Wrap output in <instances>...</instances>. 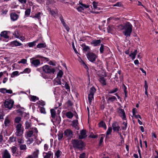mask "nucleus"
<instances>
[{
    "label": "nucleus",
    "mask_w": 158,
    "mask_h": 158,
    "mask_svg": "<svg viewBox=\"0 0 158 158\" xmlns=\"http://www.w3.org/2000/svg\"><path fill=\"white\" fill-rule=\"evenodd\" d=\"M118 28L119 30L123 31V34L127 37L131 35L132 30V26L129 22H127L124 24L119 25Z\"/></svg>",
    "instance_id": "f257e3e1"
},
{
    "label": "nucleus",
    "mask_w": 158,
    "mask_h": 158,
    "mask_svg": "<svg viewBox=\"0 0 158 158\" xmlns=\"http://www.w3.org/2000/svg\"><path fill=\"white\" fill-rule=\"evenodd\" d=\"M75 8L79 12H83L86 9L89 8V12L93 13H99L98 12H94L93 10V8L92 6H90L87 4H83L82 2L79 1L78 3H77V6Z\"/></svg>",
    "instance_id": "f03ea898"
},
{
    "label": "nucleus",
    "mask_w": 158,
    "mask_h": 158,
    "mask_svg": "<svg viewBox=\"0 0 158 158\" xmlns=\"http://www.w3.org/2000/svg\"><path fill=\"white\" fill-rule=\"evenodd\" d=\"M72 143L74 148L79 150H83L85 146L84 142L81 140L73 139L72 140Z\"/></svg>",
    "instance_id": "7ed1b4c3"
},
{
    "label": "nucleus",
    "mask_w": 158,
    "mask_h": 158,
    "mask_svg": "<svg viewBox=\"0 0 158 158\" xmlns=\"http://www.w3.org/2000/svg\"><path fill=\"white\" fill-rule=\"evenodd\" d=\"M42 68L43 71L46 74H53L56 71V70L54 68H52V67L48 65H45L43 66Z\"/></svg>",
    "instance_id": "20e7f679"
},
{
    "label": "nucleus",
    "mask_w": 158,
    "mask_h": 158,
    "mask_svg": "<svg viewBox=\"0 0 158 158\" xmlns=\"http://www.w3.org/2000/svg\"><path fill=\"white\" fill-rule=\"evenodd\" d=\"M15 135L18 136H21L23 134V128L20 123L18 124L16 126Z\"/></svg>",
    "instance_id": "39448f33"
},
{
    "label": "nucleus",
    "mask_w": 158,
    "mask_h": 158,
    "mask_svg": "<svg viewBox=\"0 0 158 158\" xmlns=\"http://www.w3.org/2000/svg\"><path fill=\"white\" fill-rule=\"evenodd\" d=\"M30 62L32 65L36 67L39 66L41 64L40 60L35 57L30 59Z\"/></svg>",
    "instance_id": "423d86ee"
},
{
    "label": "nucleus",
    "mask_w": 158,
    "mask_h": 158,
    "mask_svg": "<svg viewBox=\"0 0 158 158\" xmlns=\"http://www.w3.org/2000/svg\"><path fill=\"white\" fill-rule=\"evenodd\" d=\"M14 103V101L11 99L7 100L4 103L5 107L9 109H10L12 108Z\"/></svg>",
    "instance_id": "0eeeda50"
},
{
    "label": "nucleus",
    "mask_w": 158,
    "mask_h": 158,
    "mask_svg": "<svg viewBox=\"0 0 158 158\" xmlns=\"http://www.w3.org/2000/svg\"><path fill=\"white\" fill-rule=\"evenodd\" d=\"M88 59L91 62H93L96 60L97 56L96 54L93 52H89L87 55Z\"/></svg>",
    "instance_id": "6e6552de"
},
{
    "label": "nucleus",
    "mask_w": 158,
    "mask_h": 158,
    "mask_svg": "<svg viewBox=\"0 0 158 158\" xmlns=\"http://www.w3.org/2000/svg\"><path fill=\"white\" fill-rule=\"evenodd\" d=\"M117 112L119 116L123 120H126V114L124 110L121 108H118Z\"/></svg>",
    "instance_id": "1a4fd4ad"
},
{
    "label": "nucleus",
    "mask_w": 158,
    "mask_h": 158,
    "mask_svg": "<svg viewBox=\"0 0 158 158\" xmlns=\"http://www.w3.org/2000/svg\"><path fill=\"white\" fill-rule=\"evenodd\" d=\"M2 158H10L11 155L10 153L7 149L3 151L2 153Z\"/></svg>",
    "instance_id": "9d476101"
},
{
    "label": "nucleus",
    "mask_w": 158,
    "mask_h": 158,
    "mask_svg": "<svg viewBox=\"0 0 158 158\" xmlns=\"http://www.w3.org/2000/svg\"><path fill=\"white\" fill-rule=\"evenodd\" d=\"M113 130L114 131L118 132L119 131L120 127L118 123L116 122L113 123L112 125Z\"/></svg>",
    "instance_id": "9b49d317"
},
{
    "label": "nucleus",
    "mask_w": 158,
    "mask_h": 158,
    "mask_svg": "<svg viewBox=\"0 0 158 158\" xmlns=\"http://www.w3.org/2000/svg\"><path fill=\"white\" fill-rule=\"evenodd\" d=\"M11 152L12 153V155L14 156H19V152L17 151V148L15 146H13L10 148Z\"/></svg>",
    "instance_id": "f8f14e48"
},
{
    "label": "nucleus",
    "mask_w": 158,
    "mask_h": 158,
    "mask_svg": "<svg viewBox=\"0 0 158 158\" xmlns=\"http://www.w3.org/2000/svg\"><path fill=\"white\" fill-rule=\"evenodd\" d=\"M19 16L15 12L12 13L10 14L11 20L14 21L17 20L19 18Z\"/></svg>",
    "instance_id": "ddd939ff"
},
{
    "label": "nucleus",
    "mask_w": 158,
    "mask_h": 158,
    "mask_svg": "<svg viewBox=\"0 0 158 158\" xmlns=\"http://www.w3.org/2000/svg\"><path fill=\"white\" fill-rule=\"evenodd\" d=\"M87 136L86 131L82 130L80 132V134L79 135V138L80 139H83Z\"/></svg>",
    "instance_id": "4468645a"
},
{
    "label": "nucleus",
    "mask_w": 158,
    "mask_h": 158,
    "mask_svg": "<svg viewBox=\"0 0 158 158\" xmlns=\"http://www.w3.org/2000/svg\"><path fill=\"white\" fill-rule=\"evenodd\" d=\"M42 77L44 78L45 79H47L49 81L52 80L54 78V76L52 74L49 75H48L45 74H42Z\"/></svg>",
    "instance_id": "2eb2a0df"
},
{
    "label": "nucleus",
    "mask_w": 158,
    "mask_h": 158,
    "mask_svg": "<svg viewBox=\"0 0 158 158\" xmlns=\"http://www.w3.org/2000/svg\"><path fill=\"white\" fill-rule=\"evenodd\" d=\"M101 43V40H94L91 41V44L94 46H97L99 45Z\"/></svg>",
    "instance_id": "dca6fc26"
},
{
    "label": "nucleus",
    "mask_w": 158,
    "mask_h": 158,
    "mask_svg": "<svg viewBox=\"0 0 158 158\" xmlns=\"http://www.w3.org/2000/svg\"><path fill=\"white\" fill-rule=\"evenodd\" d=\"M53 84L55 85H61V78L56 77L54 80Z\"/></svg>",
    "instance_id": "f3484780"
},
{
    "label": "nucleus",
    "mask_w": 158,
    "mask_h": 158,
    "mask_svg": "<svg viewBox=\"0 0 158 158\" xmlns=\"http://www.w3.org/2000/svg\"><path fill=\"white\" fill-rule=\"evenodd\" d=\"M99 81L102 85L104 86L106 85V80L104 77L102 76L100 77Z\"/></svg>",
    "instance_id": "a211bd4d"
},
{
    "label": "nucleus",
    "mask_w": 158,
    "mask_h": 158,
    "mask_svg": "<svg viewBox=\"0 0 158 158\" xmlns=\"http://www.w3.org/2000/svg\"><path fill=\"white\" fill-rule=\"evenodd\" d=\"M64 135L68 137H71L72 136L73 132L70 130L67 129L64 131Z\"/></svg>",
    "instance_id": "6ab92c4d"
},
{
    "label": "nucleus",
    "mask_w": 158,
    "mask_h": 158,
    "mask_svg": "<svg viewBox=\"0 0 158 158\" xmlns=\"http://www.w3.org/2000/svg\"><path fill=\"white\" fill-rule=\"evenodd\" d=\"M5 126L6 127H9L10 124V121L9 118L7 116L5 119L4 122Z\"/></svg>",
    "instance_id": "aec40b11"
},
{
    "label": "nucleus",
    "mask_w": 158,
    "mask_h": 158,
    "mask_svg": "<svg viewBox=\"0 0 158 158\" xmlns=\"http://www.w3.org/2000/svg\"><path fill=\"white\" fill-rule=\"evenodd\" d=\"M0 36L1 37L3 38L6 39H8L9 38V36L8 35V31H4L1 32Z\"/></svg>",
    "instance_id": "412c9836"
},
{
    "label": "nucleus",
    "mask_w": 158,
    "mask_h": 158,
    "mask_svg": "<svg viewBox=\"0 0 158 158\" xmlns=\"http://www.w3.org/2000/svg\"><path fill=\"white\" fill-rule=\"evenodd\" d=\"M117 100L116 98L114 96H109L107 98V101L108 103L112 102Z\"/></svg>",
    "instance_id": "4be33fe9"
},
{
    "label": "nucleus",
    "mask_w": 158,
    "mask_h": 158,
    "mask_svg": "<svg viewBox=\"0 0 158 158\" xmlns=\"http://www.w3.org/2000/svg\"><path fill=\"white\" fill-rule=\"evenodd\" d=\"M137 53V50H135L133 52H131L129 54V56L132 59V60H134L136 56Z\"/></svg>",
    "instance_id": "5701e85b"
},
{
    "label": "nucleus",
    "mask_w": 158,
    "mask_h": 158,
    "mask_svg": "<svg viewBox=\"0 0 158 158\" xmlns=\"http://www.w3.org/2000/svg\"><path fill=\"white\" fill-rule=\"evenodd\" d=\"M39 154V151L38 149H36L31 155L34 158H38Z\"/></svg>",
    "instance_id": "b1692460"
},
{
    "label": "nucleus",
    "mask_w": 158,
    "mask_h": 158,
    "mask_svg": "<svg viewBox=\"0 0 158 158\" xmlns=\"http://www.w3.org/2000/svg\"><path fill=\"white\" fill-rule=\"evenodd\" d=\"M11 45L13 46H19L22 45V44L17 40H15L11 42Z\"/></svg>",
    "instance_id": "393cba45"
},
{
    "label": "nucleus",
    "mask_w": 158,
    "mask_h": 158,
    "mask_svg": "<svg viewBox=\"0 0 158 158\" xmlns=\"http://www.w3.org/2000/svg\"><path fill=\"white\" fill-rule=\"evenodd\" d=\"M38 40H35L32 42L28 43L27 44L29 48L33 47L36 45V44L38 42Z\"/></svg>",
    "instance_id": "a878e982"
},
{
    "label": "nucleus",
    "mask_w": 158,
    "mask_h": 158,
    "mask_svg": "<svg viewBox=\"0 0 158 158\" xmlns=\"http://www.w3.org/2000/svg\"><path fill=\"white\" fill-rule=\"evenodd\" d=\"M107 30L108 33L112 34L115 31V28L113 26H109L107 27Z\"/></svg>",
    "instance_id": "bb28decb"
},
{
    "label": "nucleus",
    "mask_w": 158,
    "mask_h": 158,
    "mask_svg": "<svg viewBox=\"0 0 158 158\" xmlns=\"http://www.w3.org/2000/svg\"><path fill=\"white\" fill-rule=\"evenodd\" d=\"M94 95L92 94H88V101L90 105L91 104L92 101L94 100Z\"/></svg>",
    "instance_id": "cd10ccee"
},
{
    "label": "nucleus",
    "mask_w": 158,
    "mask_h": 158,
    "mask_svg": "<svg viewBox=\"0 0 158 158\" xmlns=\"http://www.w3.org/2000/svg\"><path fill=\"white\" fill-rule=\"evenodd\" d=\"M21 34H22L21 32L18 31H15L13 34L15 37L18 39L19 37V36Z\"/></svg>",
    "instance_id": "c85d7f7f"
},
{
    "label": "nucleus",
    "mask_w": 158,
    "mask_h": 158,
    "mask_svg": "<svg viewBox=\"0 0 158 158\" xmlns=\"http://www.w3.org/2000/svg\"><path fill=\"white\" fill-rule=\"evenodd\" d=\"M44 154H45L44 156V158H50L52 152L51 151H49L48 152H44Z\"/></svg>",
    "instance_id": "c756f323"
},
{
    "label": "nucleus",
    "mask_w": 158,
    "mask_h": 158,
    "mask_svg": "<svg viewBox=\"0 0 158 158\" xmlns=\"http://www.w3.org/2000/svg\"><path fill=\"white\" fill-rule=\"evenodd\" d=\"M79 61L81 64L86 69H88V67L85 63V62L81 59L80 58L79 60Z\"/></svg>",
    "instance_id": "7c9ffc66"
},
{
    "label": "nucleus",
    "mask_w": 158,
    "mask_h": 158,
    "mask_svg": "<svg viewBox=\"0 0 158 158\" xmlns=\"http://www.w3.org/2000/svg\"><path fill=\"white\" fill-rule=\"evenodd\" d=\"M99 126L100 127H102L103 128L105 129L106 130V125L103 121H101L99 123Z\"/></svg>",
    "instance_id": "2f4dec72"
},
{
    "label": "nucleus",
    "mask_w": 158,
    "mask_h": 158,
    "mask_svg": "<svg viewBox=\"0 0 158 158\" xmlns=\"http://www.w3.org/2000/svg\"><path fill=\"white\" fill-rule=\"evenodd\" d=\"M63 74L64 73L63 71L61 70H60L57 74L56 77L61 78L63 76Z\"/></svg>",
    "instance_id": "473e14b6"
},
{
    "label": "nucleus",
    "mask_w": 158,
    "mask_h": 158,
    "mask_svg": "<svg viewBox=\"0 0 158 158\" xmlns=\"http://www.w3.org/2000/svg\"><path fill=\"white\" fill-rule=\"evenodd\" d=\"M25 128L26 129H29L30 127H31V123L30 122H29L28 121H27L25 123Z\"/></svg>",
    "instance_id": "72a5a7b5"
},
{
    "label": "nucleus",
    "mask_w": 158,
    "mask_h": 158,
    "mask_svg": "<svg viewBox=\"0 0 158 158\" xmlns=\"http://www.w3.org/2000/svg\"><path fill=\"white\" fill-rule=\"evenodd\" d=\"M73 114L70 111L67 112L66 114V116L67 118H71L73 116Z\"/></svg>",
    "instance_id": "f704fd0d"
},
{
    "label": "nucleus",
    "mask_w": 158,
    "mask_h": 158,
    "mask_svg": "<svg viewBox=\"0 0 158 158\" xmlns=\"http://www.w3.org/2000/svg\"><path fill=\"white\" fill-rule=\"evenodd\" d=\"M96 91V89L94 87H91L89 91V94H92L93 95H94V94L95 93Z\"/></svg>",
    "instance_id": "c9c22d12"
},
{
    "label": "nucleus",
    "mask_w": 158,
    "mask_h": 158,
    "mask_svg": "<svg viewBox=\"0 0 158 158\" xmlns=\"http://www.w3.org/2000/svg\"><path fill=\"white\" fill-rule=\"evenodd\" d=\"M51 117L52 118H54L56 116V112L55 110L54 109H52L50 110Z\"/></svg>",
    "instance_id": "e433bc0d"
},
{
    "label": "nucleus",
    "mask_w": 158,
    "mask_h": 158,
    "mask_svg": "<svg viewBox=\"0 0 158 158\" xmlns=\"http://www.w3.org/2000/svg\"><path fill=\"white\" fill-rule=\"evenodd\" d=\"M19 72L18 71H15L13 72L11 75V77H14L15 76H18L19 75Z\"/></svg>",
    "instance_id": "4c0bfd02"
},
{
    "label": "nucleus",
    "mask_w": 158,
    "mask_h": 158,
    "mask_svg": "<svg viewBox=\"0 0 158 158\" xmlns=\"http://www.w3.org/2000/svg\"><path fill=\"white\" fill-rule=\"evenodd\" d=\"M61 154V152L59 150H58L56 151L55 153V156L57 158H59Z\"/></svg>",
    "instance_id": "58836bf2"
},
{
    "label": "nucleus",
    "mask_w": 158,
    "mask_h": 158,
    "mask_svg": "<svg viewBox=\"0 0 158 158\" xmlns=\"http://www.w3.org/2000/svg\"><path fill=\"white\" fill-rule=\"evenodd\" d=\"M39 99L36 96H31V97L30 100L31 101L35 102Z\"/></svg>",
    "instance_id": "ea45409f"
},
{
    "label": "nucleus",
    "mask_w": 158,
    "mask_h": 158,
    "mask_svg": "<svg viewBox=\"0 0 158 158\" xmlns=\"http://www.w3.org/2000/svg\"><path fill=\"white\" fill-rule=\"evenodd\" d=\"M33 132L32 131H29L27 132V137L30 138L31 137L33 134Z\"/></svg>",
    "instance_id": "a19ab883"
},
{
    "label": "nucleus",
    "mask_w": 158,
    "mask_h": 158,
    "mask_svg": "<svg viewBox=\"0 0 158 158\" xmlns=\"http://www.w3.org/2000/svg\"><path fill=\"white\" fill-rule=\"evenodd\" d=\"M31 72V69L29 68H26L25 69H24L23 71V72H22L20 73L22 74L23 73H29Z\"/></svg>",
    "instance_id": "79ce46f5"
},
{
    "label": "nucleus",
    "mask_w": 158,
    "mask_h": 158,
    "mask_svg": "<svg viewBox=\"0 0 158 158\" xmlns=\"http://www.w3.org/2000/svg\"><path fill=\"white\" fill-rule=\"evenodd\" d=\"M31 12V9L30 8H28L27 9L25 12V15L27 16L28 17L30 14Z\"/></svg>",
    "instance_id": "37998d69"
},
{
    "label": "nucleus",
    "mask_w": 158,
    "mask_h": 158,
    "mask_svg": "<svg viewBox=\"0 0 158 158\" xmlns=\"http://www.w3.org/2000/svg\"><path fill=\"white\" fill-rule=\"evenodd\" d=\"M118 88H115L112 90H110L108 91L109 94H113L117 92L118 91Z\"/></svg>",
    "instance_id": "c03bdc74"
},
{
    "label": "nucleus",
    "mask_w": 158,
    "mask_h": 158,
    "mask_svg": "<svg viewBox=\"0 0 158 158\" xmlns=\"http://www.w3.org/2000/svg\"><path fill=\"white\" fill-rule=\"evenodd\" d=\"M112 129L111 127H108L106 131V138L108 137V135L110 134L112 132Z\"/></svg>",
    "instance_id": "a18cd8bd"
},
{
    "label": "nucleus",
    "mask_w": 158,
    "mask_h": 158,
    "mask_svg": "<svg viewBox=\"0 0 158 158\" xmlns=\"http://www.w3.org/2000/svg\"><path fill=\"white\" fill-rule=\"evenodd\" d=\"M45 44L44 43H40L37 44L36 47L37 48H44L45 47Z\"/></svg>",
    "instance_id": "49530a36"
},
{
    "label": "nucleus",
    "mask_w": 158,
    "mask_h": 158,
    "mask_svg": "<svg viewBox=\"0 0 158 158\" xmlns=\"http://www.w3.org/2000/svg\"><path fill=\"white\" fill-rule=\"evenodd\" d=\"M9 140L11 143L14 142L16 140V138L13 135L9 138Z\"/></svg>",
    "instance_id": "de8ad7c7"
},
{
    "label": "nucleus",
    "mask_w": 158,
    "mask_h": 158,
    "mask_svg": "<svg viewBox=\"0 0 158 158\" xmlns=\"http://www.w3.org/2000/svg\"><path fill=\"white\" fill-rule=\"evenodd\" d=\"M123 88L124 90L125 96L127 97V88L126 86L124 84H123Z\"/></svg>",
    "instance_id": "09e8293b"
},
{
    "label": "nucleus",
    "mask_w": 158,
    "mask_h": 158,
    "mask_svg": "<svg viewBox=\"0 0 158 158\" xmlns=\"http://www.w3.org/2000/svg\"><path fill=\"white\" fill-rule=\"evenodd\" d=\"M27 62V60L25 59H23L22 60L20 61H18V63L19 64L22 63L23 64H25Z\"/></svg>",
    "instance_id": "8fccbe9b"
},
{
    "label": "nucleus",
    "mask_w": 158,
    "mask_h": 158,
    "mask_svg": "<svg viewBox=\"0 0 158 158\" xmlns=\"http://www.w3.org/2000/svg\"><path fill=\"white\" fill-rule=\"evenodd\" d=\"M123 126L122 127V129L123 130H125L127 127V122H123Z\"/></svg>",
    "instance_id": "3c124183"
},
{
    "label": "nucleus",
    "mask_w": 158,
    "mask_h": 158,
    "mask_svg": "<svg viewBox=\"0 0 158 158\" xmlns=\"http://www.w3.org/2000/svg\"><path fill=\"white\" fill-rule=\"evenodd\" d=\"M41 14V13L40 12H38L37 14H35V15L33 17V18H36L38 19H40V15Z\"/></svg>",
    "instance_id": "603ef678"
},
{
    "label": "nucleus",
    "mask_w": 158,
    "mask_h": 158,
    "mask_svg": "<svg viewBox=\"0 0 158 158\" xmlns=\"http://www.w3.org/2000/svg\"><path fill=\"white\" fill-rule=\"evenodd\" d=\"M20 148L22 150H26L27 149L26 146L25 144H21L20 146Z\"/></svg>",
    "instance_id": "864d4df0"
},
{
    "label": "nucleus",
    "mask_w": 158,
    "mask_h": 158,
    "mask_svg": "<svg viewBox=\"0 0 158 158\" xmlns=\"http://www.w3.org/2000/svg\"><path fill=\"white\" fill-rule=\"evenodd\" d=\"M40 112L41 113L44 114H45L46 113V112L45 109L43 107H40Z\"/></svg>",
    "instance_id": "5fc2aeb1"
},
{
    "label": "nucleus",
    "mask_w": 158,
    "mask_h": 158,
    "mask_svg": "<svg viewBox=\"0 0 158 158\" xmlns=\"http://www.w3.org/2000/svg\"><path fill=\"white\" fill-rule=\"evenodd\" d=\"M33 142V139L32 138L28 139L26 143L27 144H30Z\"/></svg>",
    "instance_id": "6e6d98bb"
},
{
    "label": "nucleus",
    "mask_w": 158,
    "mask_h": 158,
    "mask_svg": "<svg viewBox=\"0 0 158 158\" xmlns=\"http://www.w3.org/2000/svg\"><path fill=\"white\" fill-rule=\"evenodd\" d=\"M41 60L42 61L44 62H48L49 60V59L48 58L43 56L41 57Z\"/></svg>",
    "instance_id": "4d7b16f0"
},
{
    "label": "nucleus",
    "mask_w": 158,
    "mask_h": 158,
    "mask_svg": "<svg viewBox=\"0 0 158 158\" xmlns=\"http://www.w3.org/2000/svg\"><path fill=\"white\" fill-rule=\"evenodd\" d=\"M21 118L19 117H17L15 119V122L18 124L19 123V122L21 121Z\"/></svg>",
    "instance_id": "13d9d810"
},
{
    "label": "nucleus",
    "mask_w": 158,
    "mask_h": 158,
    "mask_svg": "<svg viewBox=\"0 0 158 158\" xmlns=\"http://www.w3.org/2000/svg\"><path fill=\"white\" fill-rule=\"evenodd\" d=\"M92 5L93 7V9L94 10L96 9L98 5V3L95 2H92Z\"/></svg>",
    "instance_id": "bf43d9fd"
},
{
    "label": "nucleus",
    "mask_w": 158,
    "mask_h": 158,
    "mask_svg": "<svg viewBox=\"0 0 158 158\" xmlns=\"http://www.w3.org/2000/svg\"><path fill=\"white\" fill-rule=\"evenodd\" d=\"M104 46L103 44H102L101 45V47L100 48V53H102L103 52H104Z\"/></svg>",
    "instance_id": "052dcab7"
},
{
    "label": "nucleus",
    "mask_w": 158,
    "mask_h": 158,
    "mask_svg": "<svg viewBox=\"0 0 158 158\" xmlns=\"http://www.w3.org/2000/svg\"><path fill=\"white\" fill-rule=\"evenodd\" d=\"M78 122L77 120H74L73 122V125L75 128H77V126Z\"/></svg>",
    "instance_id": "680f3d73"
},
{
    "label": "nucleus",
    "mask_w": 158,
    "mask_h": 158,
    "mask_svg": "<svg viewBox=\"0 0 158 158\" xmlns=\"http://www.w3.org/2000/svg\"><path fill=\"white\" fill-rule=\"evenodd\" d=\"M113 6L121 7L123 6L122 3L120 2H118L116 4L113 5Z\"/></svg>",
    "instance_id": "e2e57ef3"
},
{
    "label": "nucleus",
    "mask_w": 158,
    "mask_h": 158,
    "mask_svg": "<svg viewBox=\"0 0 158 158\" xmlns=\"http://www.w3.org/2000/svg\"><path fill=\"white\" fill-rule=\"evenodd\" d=\"M83 49L84 51L87 52L89 50L90 48L89 46L85 45L83 47Z\"/></svg>",
    "instance_id": "0e129e2a"
},
{
    "label": "nucleus",
    "mask_w": 158,
    "mask_h": 158,
    "mask_svg": "<svg viewBox=\"0 0 158 158\" xmlns=\"http://www.w3.org/2000/svg\"><path fill=\"white\" fill-rule=\"evenodd\" d=\"M86 157L85 153H83L80 155L79 158H86Z\"/></svg>",
    "instance_id": "69168bd1"
},
{
    "label": "nucleus",
    "mask_w": 158,
    "mask_h": 158,
    "mask_svg": "<svg viewBox=\"0 0 158 158\" xmlns=\"http://www.w3.org/2000/svg\"><path fill=\"white\" fill-rule=\"evenodd\" d=\"M0 92L3 94L6 93V89L5 88L0 89Z\"/></svg>",
    "instance_id": "338daca9"
},
{
    "label": "nucleus",
    "mask_w": 158,
    "mask_h": 158,
    "mask_svg": "<svg viewBox=\"0 0 158 158\" xmlns=\"http://www.w3.org/2000/svg\"><path fill=\"white\" fill-rule=\"evenodd\" d=\"M63 25L65 27V29L67 30V31L68 32L70 30V28L69 27L67 26V25L66 24V23H65V24H63Z\"/></svg>",
    "instance_id": "774afa93"
}]
</instances>
